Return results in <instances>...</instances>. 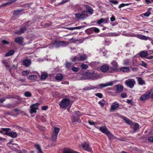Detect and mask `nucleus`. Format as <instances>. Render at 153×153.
Returning <instances> with one entry per match:
<instances>
[{"mask_svg": "<svg viewBox=\"0 0 153 153\" xmlns=\"http://www.w3.org/2000/svg\"><path fill=\"white\" fill-rule=\"evenodd\" d=\"M99 130L102 133L106 135L108 137L109 140H111L116 137L108 130L107 127L105 126H101L99 127Z\"/></svg>", "mask_w": 153, "mask_h": 153, "instance_id": "nucleus-1", "label": "nucleus"}, {"mask_svg": "<svg viewBox=\"0 0 153 153\" xmlns=\"http://www.w3.org/2000/svg\"><path fill=\"white\" fill-rule=\"evenodd\" d=\"M152 90L151 89L142 95L140 98V100L141 101H144L151 98H153V93L152 94Z\"/></svg>", "mask_w": 153, "mask_h": 153, "instance_id": "nucleus-2", "label": "nucleus"}, {"mask_svg": "<svg viewBox=\"0 0 153 153\" xmlns=\"http://www.w3.org/2000/svg\"><path fill=\"white\" fill-rule=\"evenodd\" d=\"M52 130V133L51 136V140L52 141L56 142L57 140L58 135L60 131V128H59L54 127Z\"/></svg>", "mask_w": 153, "mask_h": 153, "instance_id": "nucleus-3", "label": "nucleus"}, {"mask_svg": "<svg viewBox=\"0 0 153 153\" xmlns=\"http://www.w3.org/2000/svg\"><path fill=\"white\" fill-rule=\"evenodd\" d=\"M29 23V22H27L25 23L19 30L15 32V33L18 35H21L24 33L27 30V28L30 25Z\"/></svg>", "mask_w": 153, "mask_h": 153, "instance_id": "nucleus-4", "label": "nucleus"}, {"mask_svg": "<svg viewBox=\"0 0 153 153\" xmlns=\"http://www.w3.org/2000/svg\"><path fill=\"white\" fill-rule=\"evenodd\" d=\"M51 44L55 47L58 48L62 46H65V42L64 41H60L58 40H55L51 43Z\"/></svg>", "mask_w": 153, "mask_h": 153, "instance_id": "nucleus-5", "label": "nucleus"}, {"mask_svg": "<svg viewBox=\"0 0 153 153\" xmlns=\"http://www.w3.org/2000/svg\"><path fill=\"white\" fill-rule=\"evenodd\" d=\"M70 99L67 98H64L61 101L59 104L60 107L62 108H65L68 106L70 104Z\"/></svg>", "mask_w": 153, "mask_h": 153, "instance_id": "nucleus-6", "label": "nucleus"}, {"mask_svg": "<svg viewBox=\"0 0 153 153\" xmlns=\"http://www.w3.org/2000/svg\"><path fill=\"white\" fill-rule=\"evenodd\" d=\"M86 75L88 78L92 80H95L98 78L97 74L93 71H91L87 72Z\"/></svg>", "mask_w": 153, "mask_h": 153, "instance_id": "nucleus-7", "label": "nucleus"}, {"mask_svg": "<svg viewBox=\"0 0 153 153\" xmlns=\"http://www.w3.org/2000/svg\"><path fill=\"white\" fill-rule=\"evenodd\" d=\"M135 83V80L133 79L130 78L126 80L125 84L128 87L130 88L134 87Z\"/></svg>", "mask_w": 153, "mask_h": 153, "instance_id": "nucleus-8", "label": "nucleus"}, {"mask_svg": "<svg viewBox=\"0 0 153 153\" xmlns=\"http://www.w3.org/2000/svg\"><path fill=\"white\" fill-rule=\"evenodd\" d=\"M113 85V83L112 82H107L106 83H102L99 84L97 86L96 88L101 89L104 88L108 86H112Z\"/></svg>", "mask_w": 153, "mask_h": 153, "instance_id": "nucleus-9", "label": "nucleus"}, {"mask_svg": "<svg viewBox=\"0 0 153 153\" xmlns=\"http://www.w3.org/2000/svg\"><path fill=\"white\" fill-rule=\"evenodd\" d=\"M83 7L86 10L85 11L89 14L92 15L94 13V10L93 8L89 5L85 4L83 5Z\"/></svg>", "mask_w": 153, "mask_h": 153, "instance_id": "nucleus-10", "label": "nucleus"}, {"mask_svg": "<svg viewBox=\"0 0 153 153\" xmlns=\"http://www.w3.org/2000/svg\"><path fill=\"white\" fill-rule=\"evenodd\" d=\"M82 147L86 151L91 152H92V149L89 146V145L86 142H85L82 145Z\"/></svg>", "mask_w": 153, "mask_h": 153, "instance_id": "nucleus-11", "label": "nucleus"}, {"mask_svg": "<svg viewBox=\"0 0 153 153\" xmlns=\"http://www.w3.org/2000/svg\"><path fill=\"white\" fill-rule=\"evenodd\" d=\"M31 63V60L28 59H24L22 61V64L26 67L29 66Z\"/></svg>", "mask_w": 153, "mask_h": 153, "instance_id": "nucleus-12", "label": "nucleus"}, {"mask_svg": "<svg viewBox=\"0 0 153 153\" xmlns=\"http://www.w3.org/2000/svg\"><path fill=\"white\" fill-rule=\"evenodd\" d=\"M24 41L23 38L22 37H19L16 38L14 42L17 44L22 45Z\"/></svg>", "mask_w": 153, "mask_h": 153, "instance_id": "nucleus-13", "label": "nucleus"}, {"mask_svg": "<svg viewBox=\"0 0 153 153\" xmlns=\"http://www.w3.org/2000/svg\"><path fill=\"white\" fill-rule=\"evenodd\" d=\"M116 88V92L117 93H119L122 91L123 89V86L120 84H118L114 86Z\"/></svg>", "mask_w": 153, "mask_h": 153, "instance_id": "nucleus-14", "label": "nucleus"}, {"mask_svg": "<svg viewBox=\"0 0 153 153\" xmlns=\"http://www.w3.org/2000/svg\"><path fill=\"white\" fill-rule=\"evenodd\" d=\"M5 134L12 138H15L17 136V133L13 131L6 132Z\"/></svg>", "mask_w": 153, "mask_h": 153, "instance_id": "nucleus-15", "label": "nucleus"}, {"mask_svg": "<svg viewBox=\"0 0 153 153\" xmlns=\"http://www.w3.org/2000/svg\"><path fill=\"white\" fill-rule=\"evenodd\" d=\"M149 54L147 51H142L139 53V56L141 58L145 57L148 56Z\"/></svg>", "mask_w": 153, "mask_h": 153, "instance_id": "nucleus-16", "label": "nucleus"}, {"mask_svg": "<svg viewBox=\"0 0 153 153\" xmlns=\"http://www.w3.org/2000/svg\"><path fill=\"white\" fill-rule=\"evenodd\" d=\"M30 110L29 112L31 114H32L34 113H36V110L38 109V108L35 107L33 105H31L30 106Z\"/></svg>", "mask_w": 153, "mask_h": 153, "instance_id": "nucleus-17", "label": "nucleus"}, {"mask_svg": "<svg viewBox=\"0 0 153 153\" xmlns=\"http://www.w3.org/2000/svg\"><path fill=\"white\" fill-rule=\"evenodd\" d=\"M109 69V68L107 64L103 65L100 68L101 70L103 72H105L107 71Z\"/></svg>", "mask_w": 153, "mask_h": 153, "instance_id": "nucleus-18", "label": "nucleus"}, {"mask_svg": "<svg viewBox=\"0 0 153 153\" xmlns=\"http://www.w3.org/2000/svg\"><path fill=\"white\" fill-rule=\"evenodd\" d=\"M23 10V9H17L14 10L13 11V14L16 16L21 15L22 14V12Z\"/></svg>", "mask_w": 153, "mask_h": 153, "instance_id": "nucleus-19", "label": "nucleus"}, {"mask_svg": "<svg viewBox=\"0 0 153 153\" xmlns=\"http://www.w3.org/2000/svg\"><path fill=\"white\" fill-rule=\"evenodd\" d=\"M120 71L124 73H128L130 71V69L128 67H123L120 68Z\"/></svg>", "mask_w": 153, "mask_h": 153, "instance_id": "nucleus-20", "label": "nucleus"}, {"mask_svg": "<svg viewBox=\"0 0 153 153\" xmlns=\"http://www.w3.org/2000/svg\"><path fill=\"white\" fill-rule=\"evenodd\" d=\"M133 36L137 37L138 38L142 40H147L148 39V37L141 35L134 34Z\"/></svg>", "mask_w": 153, "mask_h": 153, "instance_id": "nucleus-21", "label": "nucleus"}, {"mask_svg": "<svg viewBox=\"0 0 153 153\" xmlns=\"http://www.w3.org/2000/svg\"><path fill=\"white\" fill-rule=\"evenodd\" d=\"M63 76L61 74H58L55 76V79L58 81H61L63 78Z\"/></svg>", "mask_w": 153, "mask_h": 153, "instance_id": "nucleus-22", "label": "nucleus"}, {"mask_svg": "<svg viewBox=\"0 0 153 153\" xmlns=\"http://www.w3.org/2000/svg\"><path fill=\"white\" fill-rule=\"evenodd\" d=\"M119 106V104L116 102H114L113 104L111 106V109L112 110H114L118 108Z\"/></svg>", "mask_w": 153, "mask_h": 153, "instance_id": "nucleus-23", "label": "nucleus"}, {"mask_svg": "<svg viewBox=\"0 0 153 153\" xmlns=\"http://www.w3.org/2000/svg\"><path fill=\"white\" fill-rule=\"evenodd\" d=\"M48 76V74L45 72L42 73L41 76V79L42 80H45L46 78Z\"/></svg>", "mask_w": 153, "mask_h": 153, "instance_id": "nucleus-24", "label": "nucleus"}, {"mask_svg": "<svg viewBox=\"0 0 153 153\" xmlns=\"http://www.w3.org/2000/svg\"><path fill=\"white\" fill-rule=\"evenodd\" d=\"M34 147L36 148V149L38 151L37 153H43L39 145L37 144H35L34 145Z\"/></svg>", "mask_w": 153, "mask_h": 153, "instance_id": "nucleus-25", "label": "nucleus"}, {"mask_svg": "<svg viewBox=\"0 0 153 153\" xmlns=\"http://www.w3.org/2000/svg\"><path fill=\"white\" fill-rule=\"evenodd\" d=\"M76 17L78 19H85L82 13H77L75 14Z\"/></svg>", "mask_w": 153, "mask_h": 153, "instance_id": "nucleus-26", "label": "nucleus"}, {"mask_svg": "<svg viewBox=\"0 0 153 153\" xmlns=\"http://www.w3.org/2000/svg\"><path fill=\"white\" fill-rule=\"evenodd\" d=\"M122 118L123 119L125 120L126 123L128 124H133L132 123V121L127 117H123Z\"/></svg>", "mask_w": 153, "mask_h": 153, "instance_id": "nucleus-27", "label": "nucleus"}, {"mask_svg": "<svg viewBox=\"0 0 153 153\" xmlns=\"http://www.w3.org/2000/svg\"><path fill=\"white\" fill-rule=\"evenodd\" d=\"M87 55L85 54L81 55L79 58L78 61H85L87 59Z\"/></svg>", "mask_w": 153, "mask_h": 153, "instance_id": "nucleus-28", "label": "nucleus"}, {"mask_svg": "<svg viewBox=\"0 0 153 153\" xmlns=\"http://www.w3.org/2000/svg\"><path fill=\"white\" fill-rule=\"evenodd\" d=\"M85 31L88 34H91L93 33V27L89 28L85 30Z\"/></svg>", "mask_w": 153, "mask_h": 153, "instance_id": "nucleus-29", "label": "nucleus"}, {"mask_svg": "<svg viewBox=\"0 0 153 153\" xmlns=\"http://www.w3.org/2000/svg\"><path fill=\"white\" fill-rule=\"evenodd\" d=\"M137 81L139 84L142 85L145 83V81L140 77H137Z\"/></svg>", "mask_w": 153, "mask_h": 153, "instance_id": "nucleus-30", "label": "nucleus"}, {"mask_svg": "<svg viewBox=\"0 0 153 153\" xmlns=\"http://www.w3.org/2000/svg\"><path fill=\"white\" fill-rule=\"evenodd\" d=\"M38 77V76L35 75H29L27 77V78L30 80H36Z\"/></svg>", "mask_w": 153, "mask_h": 153, "instance_id": "nucleus-31", "label": "nucleus"}, {"mask_svg": "<svg viewBox=\"0 0 153 153\" xmlns=\"http://www.w3.org/2000/svg\"><path fill=\"white\" fill-rule=\"evenodd\" d=\"M17 106L16 104H8L5 106V107L9 108H14L16 106Z\"/></svg>", "mask_w": 153, "mask_h": 153, "instance_id": "nucleus-32", "label": "nucleus"}, {"mask_svg": "<svg viewBox=\"0 0 153 153\" xmlns=\"http://www.w3.org/2000/svg\"><path fill=\"white\" fill-rule=\"evenodd\" d=\"M106 103V101L104 99H102L98 102V103L102 107H103Z\"/></svg>", "mask_w": 153, "mask_h": 153, "instance_id": "nucleus-33", "label": "nucleus"}, {"mask_svg": "<svg viewBox=\"0 0 153 153\" xmlns=\"http://www.w3.org/2000/svg\"><path fill=\"white\" fill-rule=\"evenodd\" d=\"M108 71L110 73H113L114 72L117 71V70L116 69V68H114L113 67H112L109 68Z\"/></svg>", "mask_w": 153, "mask_h": 153, "instance_id": "nucleus-34", "label": "nucleus"}, {"mask_svg": "<svg viewBox=\"0 0 153 153\" xmlns=\"http://www.w3.org/2000/svg\"><path fill=\"white\" fill-rule=\"evenodd\" d=\"M14 51L13 50H11L9 51L7 53H6L5 56H10V55L13 54L14 53Z\"/></svg>", "mask_w": 153, "mask_h": 153, "instance_id": "nucleus-35", "label": "nucleus"}, {"mask_svg": "<svg viewBox=\"0 0 153 153\" xmlns=\"http://www.w3.org/2000/svg\"><path fill=\"white\" fill-rule=\"evenodd\" d=\"M37 126L36 127L41 131H44L46 129V128L43 126L42 125H37Z\"/></svg>", "mask_w": 153, "mask_h": 153, "instance_id": "nucleus-36", "label": "nucleus"}, {"mask_svg": "<svg viewBox=\"0 0 153 153\" xmlns=\"http://www.w3.org/2000/svg\"><path fill=\"white\" fill-rule=\"evenodd\" d=\"M82 27V26H79L75 27H69L68 28V29L70 30H73L75 29H80Z\"/></svg>", "mask_w": 153, "mask_h": 153, "instance_id": "nucleus-37", "label": "nucleus"}, {"mask_svg": "<svg viewBox=\"0 0 153 153\" xmlns=\"http://www.w3.org/2000/svg\"><path fill=\"white\" fill-rule=\"evenodd\" d=\"M72 65L71 62H67L66 63L65 67L68 69H69Z\"/></svg>", "mask_w": 153, "mask_h": 153, "instance_id": "nucleus-38", "label": "nucleus"}, {"mask_svg": "<svg viewBox=\"0 0 153 153\" xmlns=\"http://www.w3.org/2000/svg\"><path fill=\"white\" fill-rule=\"evenodd\" d=\"M151 13L150 11H147L146 12L143 14H142L141 15V16L144 15L145 16L148 17L150 15Z\"/></svg>", "mask_w": 153, "mask_h": 153, "instance_id": "nucleus-39", "label": "nucleus"}, {"mask_svg": "<svg viewBox=\"0 0 153 153\" xmlns=\"http://www.w3.org/2000/svg\"><path fill=\"white\" fill-rule=\"evenodd\" d=\"M70 0H62V1L60 3H58V5L59 6L60 5L64 4L67 2H68Z\"/></svg>", "mask_w": 153, "mask_h": 153, "instance_id": "nucleus-40", "label": "nucleus"}, {"mask_svg": "<svg viewBox=\"0 0 153 153\" xmlns=\"http://www.w3.org/2000/svg\"><path fill=\"white\" fill-rule=\"evenodd\" d=\"M24 95L26 97H31L32 95L30 92L27 91L25 93Z\"/></svg>", "mask_w": 153, "mask_h": 153, "instance_id": "nucleus-41", "label": "nucleus"}, {"mask_svg": "<svg viewBox=\"0 0 153 153\" xmlns=\"http://www.w3.org/2000/svg\"><path fill=\"white\" fill-rule=\"evenodd\" d=\"M79 59L78 57H77L76 56H75L72 57L71 59V60L73 62H76V61H79Z\"/></svg>", "mask_w": 153, "mask_h": 153, "instance_id": "nucleus-42", "label": "nucleus"}, {"mask_svg": "<svg viewBox=\"0 0 153 153\" xmlns=\"http://www.w3.org/2000/svg\"><path fill=\"white\" fill-rule=\"evenodd\" d=\"M95 88H96L94 87H86L84 88V89L85 90L88 91L91 89H94Z\"/></svg>", "mask_w": 153, "mask_h": 153, "instance_id": "nucleus-43", "label": "nucleus"}, {"mask_svg": "<svg viewBox=\"0 0 153 153\" xmlns=\"http://www.w3.org/2000/svg\"><path fill=\"white\" fill-rule=\"evenodd\" d=\"M123 64L126 66H129L130 65V62L129 60L128 59H126L124 61Z\"/></svg>", "mask_w": 153, "mask_h": 153, "instance_id": "nucleus-44", "label": "nucleus"}, {"mask_svg": "<svg viewBox=\"0 0 153 153\" xmlns=\"http://www.w3.org/2000/svg\"><path fill=\"white\" fill-rule=\"evenodd\" d=\"M79 121V119L75 117H73L72 118V123L78 122Z\"/></svg>", "mask_w": 153, "mask_h": 153, "instance_id": "nucleus-45", "label": "nucleus"}, {"mask_svg": "<svg viewBox=\"0 0 153 153\" xmlns=\"http://www.w3.org/2000/svg\"><path fill=\"white\" fill-rule=\"evenodd\" d=\"M112 64L113 65L112 67L114 68H116V69L117 70L118 69V66L117 63L116 62H114L112 63Z\"/></svg>", "mask_w": 153, "mask_h": 153, "instance_id": "nucleus-46", "label": "nucleus"}, {"mask_svg": "<svg viewBox=\"0 0 153 153\" xmlns=\"http://www.w3.org/2000/svg\"><path fill=\"white\" fill-rule=\"evenodd\" d=\"M79 67H76L74 66L72 67L71 68V69L74 72H77L79 71Z\"/></svg>", "mask_w": 153, "mask_h": 153, "instance_id": "nucleus-47", "label": "nucleus"}, {"mask_svg": "<svg viewBox=\"0 0 153 153\" xmlns=\"http://www.w3.org/2000/svg\"><path fill=\"white\" fill-rule=\"evenodd\" d=\"M82 13L83 14V16L85 18L87 17L88 16V13L85 10H84V11L82 12Z\"/></svg>", "mask_w": 153, "mask_h": 153, "instance_id": "nucleus-48", "label": "nucleus"}, {"mask_svg": "<svg viewBox=\"0 0 153 153\" xmlns=\"http://www.w3.org/2000/svg\"><path fill=\"white\" fill-rule=\"evenodd\" d=\"M81 67L82 69H86L88 67V66L87 65L83 64L81 65Z\"/></svg>", "mask_w": 153, "mask_h": 153, "instance_id": "nucleus-49", "label": "nucleus"}, {"mask_svg": "<svg viewBox=\"0 0 153 153\" xmlns=\"http://www.w3.org/2000/svg\"><path fill=\"white\" fill-rule=\"evenodd\" d=\"M109 2L114 4H117L118 3V1L116 0H110Z\"/></svg>", "mask_w": 153, "mask_h": 153, "instance_id": "nucleus-50", "label": "nucleus"}, {"mask_svg": "<svg viewBox=\"0 0 153 153\" xmlns=\"http://www.w3.org/2000/svg\"><path fill=\"white\" fill-rule=\"evenodd\" d=\"M93 29L94 31L96 33H98L100 31V29L97 28L93 27Z\"/></svg>", "mask_w": 153, "mask_h": 153, "instance_id": "nucleus-51", "label": "nucleus"}, {"mask_svg": "<svg viewBox=\"0 0 153 153\" xmlns=\"http://www.w3.org/2000/svg\"><path fill=\"white\" fill-rule=\"evenodd\" d=\"M141 62H142V63H141V65L142 66H143L144 67H145V68H147V64H146V63L145 62L143 61H141Z\"/></svg>", "mask_w": 153, "mask_h": 153, "instance_id": "nucleus-52", "label": "nucleus"}, {"mask_svg": "<svg viewBox=\"0 0 153 153\" xmlns=\"http://www.w3.org/2000/svg\"><path fill=\"white\" fill-rule=\"evenodd\" d=\"M104 20L103 18H101L99 20H98L97 22V24H100L104 22Z\"/></svg>", "mask_w": 153, "mask_h": 153, "instance_id": "nucleus-53", "label": "nucleus"}, {"mask_svg": "<svg viewBox=\"0 0 153 153\" xmlns=\"http://www.w3.org/2000/svg\"><path fill=\"white\" fill-rule=\"evenodd\" d=\"M95 95L100 98H102V94L101 93H96L95 94Z\"/></svg>", "mask_w": 153, "mask_h": 153, "instance_id": "nucleus-54", "label": "nucleus"}, {"mask_svg": "<svg viewBox=\"0 0 153 153\" xmlns=\"http://www.w3.org/2000/svg\"><path fill=\"white\" fill-rule=\"evenodd\" d=\"M132 126L133 125H131ZM134 126L133 127V129L134 131H136L139 128V125H134Z\"/></svg>", "mask_w": 153, "mask_h": 153, "instance_id": "nucleus-55", "label": "nucleus"}, {"mask_svg": "<svg viewBox=\"0 0 153 153\" xmlns=\"http://www.w3.org/2000/svg\"><path fill=\"white\" fill-rule=\"evenodd\" d=\"M75 113L77 115L79 116H81L82 115V114L81 112L78 111H75Z\"/></svg>", "mask_w": 153, "mask_h": 153, "instance_id": "nucleus-56", "label": "nucleus"}, {"mask_svg": "<svg viewBox=\"0 0 153 153\" xmlns=\"http://www.w3.org/2000/svg\"><path fill=\"white\" fill-rule=\"evenodd\" d=\"M22 74L23 76L27 75L29 74V72L27 71H23L22 72Z\"/></svg>", "mask_w": 153, "mask_h": 153, "instance_id": "nucleus-57", "label": "nucleus"}, {"mask_svg": "<svg viewBox=\"0 0 153 153\" xmlns=\"http://www.w3.org/2000/svg\"><path fill=\"white\" fill-rule=\"evenodd\" d=\"M148 141L149 142L153 143V136L149 137L148 138Z\"/></svg>", "mask_w": 153, "mask_h": 153, "instance_id": "nucleus-58", "label": "nucleus"}, {"mask_svg": "<svg viewBox=\"0 0 153 153\" xmlns=\"http://www.w3.org/2000/svg\"><path fill=\"white\" fill-rule=\"evenodd\" d=\"M48 108V106L47 105L43 106L42 107L41 109L42 110H46Z\"/></svg>", "mask_w": 153, "mask_h": 153, "instance_id": "nucleus-59", "label": "nucleus"}, {"mask_svg": "<svg viewBox=\"0 0 153 153\" xmlns=\"http://www.w3.org/2000/svg\"><path fill=\"white\" fill-rule=\"evenodd\" d=\"M1 129L3 131L8 132V131L10 130V129L9 128H1Z\"/></svg>", "mask_w": 153, "mask_h": 153, "instance_id": "nucleus-60", "label": "nucleus"}, {"mask_svg": "<svg viewBox=\"0 0 153 153\" xmlns=\"http://www.w3.org/2000/svg\"><path fill=\"white\" fill-rule=\"evenodd\" d=\"M20 114H24V115H25V112L24 111H21L20 110L19 112H17V115H18Z\"/></svg>", "mask_w": 153, "mask_h": 153, "instance_id": "nucleus-61", "label": "nucleus"}, {"mask_svg": "<svg viewBox=\"0 0 153 153\" xmlns=\"http://www.w3.org/2000/svg\"><path fill=\"white\" fill-rule=\"evenodd\" d=\"M121 96L122 98H124L126 97V94L125 93H121Z\"/></svg>", "mask_w": 153, "mask_h": 153, "instance_id": "nucleus-62", "label": "nucleus"}, {"mask_svg": "<svg viewBox=\"0 0 153 153\" xmlns=\"http://www.w3.org/2000/svg\"><path fill=\"white\" fill-rule=\"evenodd\" d=\"M115 20V18L114 16H112L110 18V20L111 22L114 21Z\"/></svg>", "mask_w": 153, "mask_h": 153, "instance_id": "nucleus-63", "label": "nucleus"}, {"mask_svg": "<svg viewBox=\"0 0 153 153\" xmlns=\"http://www.w3.org/2000/svg\"><path fill=\"white\" fill-rule=\"evenodd\" d=\"M146 58L147 59H153V55L150 56H146Z\"/></svg>", "mask_w": 153, "mask_h": 153, "instance_id": "nucleus-64", "label": "nucleus"}]
</instances>
